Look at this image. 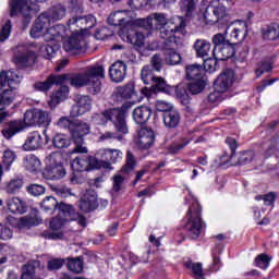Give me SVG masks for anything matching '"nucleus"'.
Here are the masks:
<instances>
[{"mask_svg": "<svg viewBox=\"0 0 279 279\" xmlns=\"http://www.w3.org/2000/svg\"><path fill=\"white\" fill-rule=\"evenodd\" d=\"M64 263H66V259L62 258H53L48 260V270L49 271H56L58 269H62L64 266Z\"/></svg>", "mask_w": 279, "mask_h": 279, "instance_id": "obj_63", "label": "nucleus"}, {"mask_svg": "<svg viewBox=\"0 0 279 279\" xmlns=\"http://www.w3.org/2000/svg\"><path fill=\"white\" fill-rule=\"evenodd\" d=\"M40 223H43V219L40 217L29 215L20 218L17 222V228H20V230H23L25 228H34V226H40Z\"/></svg>", "mask_w": 279, "mask_h": 279, "instance_id": "obj_44", "label": "nucleus"}, {"mask_svg": "<svg viewBox=\"0 0 279 279\" xmlns=\"http://www.w3.org/2000/svg\"><path fill=\"white\" fill-rule=\"evenodd\" d=\"M156 141V133L149 128H142L138 131L137 147L140 149H149Z\"/></svg>", "mask_w": 279, "mask_h": 279, "instance_id": "obj_25", "label": "nucleus"}, {"mask_svg": "<svg viewBox=\"0 0 279 279\" xmlns=\"http://www.w3.org/2000/svg\"><path fill=\"white\" fill-rule=\"evenodd\" d=\"M60 51V44L50 43L40 47V53L45 60H51L56 58V54Z\"/></svg>", "mask_w": 279, "mask_h": 279, "instance_id": "obj_43", "label": "nucleus"}, {"mask_svg": "<svg viewBox=\"0 0 279 279\" xmlns=\"http://www.w3.org/2000/svg\"><path fill=\"white\" fill-rule=\"evenodd\" d=\"M223 252V246L221 244H216L215 248L211 252L213 256V265H211V271H219L222 267L221 258L219 255Z\"/></svg>", "mask_w": 279, "mask_h": 279, "instance_id": "obj_49", "label": "nucleus"}, {"mask_svg": "<svg viewBox=\"0 0 279 279\" xmlns=\"http://www.w3.org/2000/svg\"><path fill=\"white\" fill-rule=\"evenodd\" d=\"M47 13L52 22L62 21L66 16V8L62 4H57L49 9Z\"/></svg>", "mask_w": 279, "mask_h": 279, "instance_id": "obj_48", "label": "nucleus"}, {"mask_svg": "<svg viewBox=\"0 0 279 279\" xmlns=\"http://www.w3.org/2000/svg\"><path fill=\"white\" fill-rule=\"evenodd\" d=\"M148 66H151L154 71L160 73V71H162V59L160 58V54H154L150 59V64H148Z\"/></svg>", "mask_w": 279, "mask_h": 279, "instance_id": "obj_64", "label": "nucleus"}, {"mask_svg": "<svg viewBox=\"0 0 279 279\" xmlns=\"http://www.w3.org/2000/svg\"><path fill=\"white\" fill-rule=\"evenodd\" d=\"M197 5H199V0H180L179 8L185 19H193L195 12H197Z\"/></svg>", "mask_w": 279, "mask_h": 279, "instance_id": "obj_32", "label": "nucleus"}, {"mask_svg": "<svg viewBox=\"0 0 279 279\" xmlns=\"http://www.w3.org/2000/svg\"><path fill=\"white\" fill-rule=\"evenodd\" d=\"M107 23L113 27H121L119 36L123 43H129L133 47H143L145 45L143 34L136 32L132 26H125V19L119 17V13H111L107 19Z\"/></svg>", "mask_w": 279, "mask_h": 279, "instance_id": "obj_4", "label": "nucleus"}, {"mask_svg": "<svg viewBox=\"0 0 279 279\" xmlns=\"http://www.w3.org/2000/svg\"><path fill=\"white\" fill-rule=\"evenodd\" d=\"M173 95L179 99L182 106H189L191 104V96L184 85L172 86Z\"/></svg>", "mask_w": 279, "mask_h": 279, "instance_id": "obj_46", "label": "nucleus"}, {"mask_svg": "<svg viewBox=\"0 0 279 279\" xmlns=\"http://www.w3.org/2000/svg\"><path fill=\"white\" fill-rule=\"evenodd\" d=\"M263 40L276 41L279 39V24L270 23L262 28Z\"/></svg>", "mask_w": 279, "mask_h": 279, "instance_id": "obj_38", "label": "nucleus"}, {"mask_svg": "<svg viewBox=\"0 0 279 279\" xmlns=\"http://www.w3.org/2000/svg\"><path fill=\"white\" fill-rule=\"evenodd\" d=\"M72 171L84 173V171H95L99 169V159L93 156L82 155L71 161Z\"/></svg>", "mask_w": 279, "mask_h": 279, "instance_id": "obj_10", "label": "nucleus"}, {"mask_svg": "<svg viewBox=\"0 0 279 279\" xmlns=\"http://www.w3.org/2000/svg\"><path fill=\"white\" fill-rule=\"evenodd\" d=\"M66 267L69 271H72L73 274H82L84 271V257L78 256L75 258H68Z\"/></svg>", "mask_w": 279, "mask_h": 279, "instance_id": "obj_47", "label": "nucleus"}, {"mask_svg": "<svg viewBox=\"0 0 279 279\" xmlns=\"http://www.w3.org/2000/svg\"><path fill=\"white\" fill-rule=\"evenodd\" d=\"M166 62L170 64V66H175V64L182 62V56H180L175 49H168L166 50Z\"/></svg>", "mask_w": 279, "mask_h": 279, "instance_id": "obj_57", "label": "nucleus"}, {"mask_svg": "<svg viewBox=\"0 0 279 279\" xmlns=\"http://www.w3.org/2000/svg\"><path fill=\"white\" fill-rule=\"evenodd\" d=\"M185 75L186 80H202L206 76V71L204 70V66L199 63H194L185 66Z\"/></svg>", "mask_w": 279, "mask_h": 279, "instance_id": "obj_34", "label": "nucleus"}, {"mask_svg": "<svg viewBox=\"0 0 279 279\" xmlns=\"http://www.w3.org/2000/svg\"><path fill=\"white\" fill-rule=\"evenodd\" d=\"M153 88L155 93H163V95H173V86L167 84V81L162 76H157L153 81Z\"/></svg>", "mask_w": 279, "mask_h": 279, "instance_id": "obj_39", "label": "nucleus"}, {"mask_svg": "<svg viewBox=\"0 0 279 279\" xmlns=\"http://www.w3.org/2000/svg\"><path fill=\"white\" fill-rule=\"evenodd\" d=\"M40 12V5L31 0H9V14L11 19L21 16L22 24L27 27L32 23L34 15Z\"/></svg>", "mask_w": 279, "mask_h": 279, "instance_id": "obj_5", "label": "nucleus"}, {"mask_svg": "<svg viewBox=\"0 0 279 279\" xmlns=\"http://www.w3.org/2000/svg\"><path fill=\"white\" fill-rule=\"evenodd\" d=\"M134 106L132 101H125L121 107L109 108L102 111L100 114L96 113L93 119H99L98 124L106 125L108 121L113 123L117 132L120 134H128V112Z\"/></svg>", "mask_w": 279, "mask_h": 279, "instance_id": "obj_2", "label": "nucleus"}, {"mask_svg": "<svg viewBox=\"0 0 279 279\" xmlns=\"http://www.w3.org/2000/svg\"><path fill=\"white\" fill-rule=\"evenodd\" d=\"M254 158H256L254 150H243L239 153L238 160L234 161V159H232V162L227 163L225 167L228 168L250 165Z\"/></svg>", "mask_w": 279, "mask_h": 279, "instance_id": "obj_36", "label": "nucleus"}, {"mask_svg": "<svg viewBox=\"0 0 279 279\" xmlns=\"http://www.w3.org/2000/svg\"><path fill=\"white\" fill-rule=\"evenodd\" d=\"M253 265L259 269L267 270L269 265H271V256H269L267 253H262L255 257Z\"/></svg>", "mask_w": 279, "mask_h": 279, "instance_id": "obj_52", "label": "nucleus"}, {"mask_svg": "<svg viewBox=\"0 0 279 279\" xmlns=\"http://www.w3.org/2000/svg\"><path fill=\"white\" fill-rule=\"evenodd\" d=\"M36 60H38V56H36V52L34 51H28L16 57L17 64H20V66H24V69L34 66V64H36Z\"/></svg>", "mask_w": 279, "mask_h": 279, "instance_id": "obj_41", "label": "nucleus"}, {"mask_svg": "<svg viewBox=\"0 0 279 279\" xmlns=\"http://www.w3.org/2000/svg\"><path fill=\"white\" fill-rule=\"evenodd\" d=\"M243 38H245L243 31H241L239 28H233L230 34L229 43L236 46V45H239V43H241L243 40Z\"/></svg>", "mask_w": 279, "mask_h": 279, "instance_id": "obj_60", "label": "nucleus"}, {"mask_svg": "<svg viewBox=\"0 0 279 279\" xmlns=\"http://www.w3.org/2000/svg\"><path fill=\"white\" fill-rule=\"evenodd\" d=\"M98 156H100L99 169H112V165L122 160L123 151L114 148H102L98 151Z\"/></svg>", "mask_w": 279, "mask_h": 279, "instance_id": "obj_12", "label": "nucleus"}, {"mask_svg": "<svg viewBox=\"0 0 279 279\" xmlns=\"http://www.w3.org/2000/svg\"><path fill=\"white\" fill-rule=\"evenodd\" d=\"M21 85V76L16 74L13 70H2L0 72V90H3L5 86H9L8 89H4L0 93V107L1 110L14 104L16 96L19 95V86Z\"/></svg>", "mask_w": 279, "mask_h": 279, "instance_id": "obj_3", "label": "nucleus"}, {"mask_svg": "<svg viewBox=\"0 0 279 279\" xmlns=\"http://www.w3.org/2000/svg\"><path fill=\"white\" fill-rule=\"evenodd\" d=\"M186 29V21L184 17H179V24L166 25L162 28H159V36L162 40H168V43H172L175 40V34H184Z\"/></svg>", "mask_w": 279, "mask_h": 279, "instance_id": "obj_17", "label": "nucleus"}, {"mask_svg": "<svg viewBox=\"0 0 279 279\" xmlns=\"http://www.w3.org/2000/svg\"><path fill=\"white\" fill-rule=\"evenodd\" d=\"M219 62H222L221 59H217L216 56L211 58H207L203 62L204 71H208L209 73H215L217 69H219Z\"/></svg>", "mask_w": 279, "mask_h": 279, "instance_id": "obj_56", "label": "nucleus"}, {"mask_svg": "<svg viewBox=\"0 0 279 279\" xmlns=\"http://www.w3.org/2000/svg\"><path fill=\"white\" fill-rule=\"evenodd\" d=\"M208 10H211L213 14L216 16V21H214V23L221 25V27H225L227 32L230 27V14H228V8L221 3L209 7L204 14L205 21H210L208 19Z\"/></svg>", "mask_w": 279, "mask_h": 279, "instance_id": "obj_15", "label": "nucleus"}, {"mask_svg": "<svg viewBox=\"0 0 279 279\" xmlns=\"http://www.w3.org/2000/svg\"><path fill=\"white\" fill-rule=\"evenodd\" d=\"M23 130H25V120L16 119L5 122L1 130V134L5 141H10L14 138L16 134H21Z\"/></svg>", "mask_w": 279, "mask_h": 279, "instance_id": "obj_21", "label": "nucleus"}, {"mask_svg": "<svg viewBox=\"0 0 279 279\" xmlns=\"http://www.w3.org/2000/svg\"><path fill=\"white\" fill-rule=\"evenodd\" d=\"M236 81V72L233 69H225L214 81V89L218 93H228Z\"/></svg>", "mask_w": 279, "mask_h": 279, "instance_id": "obj_11", "label": "nucleus"}, {"mask_svg": "<svg viewBox=\"0 0 279 279\" xmlns=\"http://www.w3.org/2000/svg\"><path fill=\"white\" fill-rule=\"evenodd\" d=\"M141 27L144 29H162L165 26L169 25V20L165 16V13H153L146 19L140 20Z\"/></svg>", "mask_w": 279, "mask_h": 279, "instance_id": "obj_19", "label": "nucleus"}, {"mask_svg": "<svg viewBox=\"0 0 279 279\" xmlns=\"http://www.w3.org/2000/svg\"><path fill=\"white\" fill-rule=\"evenodd\" d=\"M58 199L53 196H48L40 203V207L45 213H53L54 210H58Z\"/></svg>", "mask_w": 279, "mask_h": 279, "instance_id": "obj_55", "label": "nucleus"}, {"mask_svg": "<svg viewBox=\"0 0 279 279\" xmlns=\"http://www.w3.org/2000/svg\"><path fill=\"white\" fill-rule=\"evenodd\" d=\"M128 76V64L124 61L118 60L109 68V77L116 84H121Z\"/></svg>", "mask_w": 279, "mask_h": 279, "instance_id": "obj_24", "label": "nucleus"}, {"mask_svg": "<svg viewBox=\"0 0 279 279\" xmlns=\"http://www.w3.org/2000/svg\"><path fill=\"white\" fill-rule=\"evenodd\" d=\"M26 191L27 193H29V195H34V197H38L40 195H45V187L40 184H29L28 186H26Z\"/></svg>", "mask_w": 279, "mask_h": 279, "instance_id": "obj_61", "label": "nucleus"}, {"mask_svg": "<svg viewBox=\"0 0 279 279\" xmlns=\"http://www.w3.org/2000/svg\"><path fill=\"white\" fill-rule=\"evenodd\" d=\"M24 121L26 125H38V128H48L51 123L49 112L45 110L34 109L24 113Z\"/></svg>", "mask_w": 279, "mask_h": 279, "instance_id": "obj_13", "label": "nucleus"}, {"mask_svg": "<svg viewBox=\"0 0 279 279\" xmlns=\"http://www.w3.org/2000/svg\"><path fill=\"white\" fill-rule=\"evenodd\" d=\"M85 45L86 40L84 39V34L76 33L70 36L69 39L63 43V49L68 53H73V56H80V53H84Z\"/></svg>", "mask_w": 279, "mask_h": 279, "instance_id": "obj_18", "label": "nucleus"}, {"mask_svg": "<svg viewBox=\"0 0 279 279\" xmlns=\"http://www.w3.org/2000/svg\"><path fill=\"white\" fill-rule=\"evenodd\" d=\"M93 107V100L90 96H80L76 105L72 107L70 112L71 117H61L57 125L61 130H68L75 147L72 150V154H88V148L84 147V136H88L90 134V124L75 119L77 117H82V114H86L89 112Z\"/></svg>", "mask_w": 279, "mask_h": 279, "instance_id": "obj_1", "label": "nucleus"}, {"mask_svg": "<svg viewBox=\"0 0 279 279\" xmlns=\"http://www.w3.org/2000/svg\"><path fill=\"white\" fill-rule=\"evenodd\" d=\"M66 97H69V86L61 84L57 90L51 93L48 101L49 108H51V110H53V108H58Z\"/></svg>", "mask_w": 279, "mask_h": 279, "instance_id": "obj_28", "label": "nucleus"}, {"mask_svg": "<svg viewBox=\"0 0 279 279\" xmlns=\"http://www.w3.org/2000/svg\"><path fill=\"white\" fill-rule=\"evenodd\" d=\"M52 145L57 149H66L71 147V140L64 134H57L52 138Z\"/></svg>", "mask_w": 279, "mask_h": 279, "instance_id": "obj_54", "label": "nucleus"}, {"mask_svg": "<svg viewBox=\"0 0 279 279\" xmlns=\"http://www.w3.org/2000/svg\"><path fill=\"white\" fill-rule=\"evenodd\" d=\"M151 108L143 105L136 107L132 112L133 121L137 125H147V122L151 119Z\"/></svg>", "mask_w": 279, "mask_h": 279, "instance_id": "obj_26", "label": "nucleus"}, {"mask_svg": "<svg viewBox=\"0 0 279 279\" xmlns=\"http://www.w3.org/2000/svg\"><path fill=\"white\" fill-rule=\"evenodd\" d=\"M225 143L229 147L230 153L228 150L222 153L219 157V167H226V165L232 162V159L236 157V149H239V141L234 137L228 136Z\"/></svg>", "mask_w": 279, "mask_h": 279, "instance_id": "obj_23", "label": "nucleus"}, {"mask_svg": "<svg viewBox=\"0 0 279 279\" xmlns=\"http://www.w3.org/2000/svg\"><path fill=\"white\" fill-rule=\"evenodd\" d=\"M187 219L183 225V230L192 240L199 239L204 221L202 220V205L197 199H194L187 209Z\"/></svg>", "mask_w": 279, "mask_h": 279, "instance_id": "obj_6", "label": "nucleus"}, {"mask_svg": "<svg viewBox=\"0 0 279 279\" xmlns=\"http://www.w3.org/2000/svg\"><path fill=\"white\" fill-rule=\"evenodd\" d=\"M14 160H16V153L10 148H7L2 156V165L4 166L5 171H10V169H12Z\"/></svg>", "mask_w": 279, "mask_h": 279, "instance_id": "obj_53", "label": "nucleus"}, {"mask_svg": "<svg viewBox=\"0 0 279 279\" xmlns=\"http://www.w3.org/2000/svg\"><path fill=\"white\" fill-rule=\"evenodd\" d=\"M138 165V161H136V157L134 156V153L131 150L126 151L125 162L120 169V173H123L124 175H130L134 169H136V166Z\"/></svg>", "mask_w": 279, "mask_h": 279, "instance_id": "obj_40", "label": "nucleus"}, {"mask_svg": "<svg viewBox=\"0 0 279 279\" xmlns=\"http://www.w3.org/2000/svg\"><path fill=\"white\" fill-rule=\"evenodd\" d=\"M226 36H228V31L213 36V56H216L217 60H221L222 62L236 59V46L226 39Z\"/></svg>", "mask_w": 279, "mask_h": 279, "instance_id": "obj_7", "label": "nucleus"}, {"mask_svg": "<svg viewBox=\"0 0 279 279\" xmlns=\"http://www.w3.org/2000/svg\"><path fill=\"white\" fill-rule=\"evenodd\" d=\"M49 163L45 167L41 174L45 180H62L66 175L64 168V155L60 151L49 154Z\"/></svg>", "mask_w": 279, "mask_h": 279, "instance_id": "obj_8", "label": "nucleus"}, {"mask_svg": "<svg viewBox=\"0 0 279 279\" xmlns=\"http://www.w3.org/2000/svg\"><path fill=\"white\" fill-rule=\"evenodd\" d=\"M158 76H156L154 74V69H151V65L146 64L142 68L141 70V80L144 84L148 85V84H153L154 81L157 78Z\"/></svg>", "mask_w": 279, "mask_h": 279, "instance_id": "obj_51", "label": "nucleus"}, {"mask_svg": "<svg viewBox=\"0 0 279 279\" xmlns=\"http://www.w3.org/2000/svg\"><path fill=\"white\" fill-rule=\"evenodd\" d=\"M116 95L121 99H134V104L141 101V99H138V94L136 93V85H134V82H129L124 86L118 87Z\"/></svg>", "mask_w": 279, "mask_h": 279, "instance_id": "obj_27", "label": "nucleus"}, {"mask_svg": "<svg viewBox=\"0 0 279 279\" xmlns=\"http://www.w3.org/2000/svg\"><path fill=\"white\" fill-rule=\"evenodd\" d=\"M68 80L69 74H49L45 81H36L33 90L47 94L53 86H62Z\"/></svg>", "mask_w": 279, "mask_h": 279, "instance_id": "obj_9", "label": "nucleus"}, {"mask_svg": "<svg viewBox=\"0 0 279 279\" xmlns=\"http://www.w3.org/2000/svg\"><path fill=\"white\" fill-rule=\"evenodd\" d=\"M45 143H49V136H43L40 132L33 131L27 135L24 144L22 145V149L24 151H36L38 149H43Z\"/></svg>", "mask_w": 279, "mask_h": 279, "instance_id": "obj_16", "label": "nucleus"}, {"mask_svg": "<svg viewBox=\"0 0 279 279\" xmlns=\"http://www.w3.org/2000/svg\"><path fill=\"white\" fill-rule=\"evenodd\" d=\"M85 75L87 80H89V84H92L93 94L97 95V93H101V80L106 77V69H104V65L89 66Z\"/></svg>", "mask_w": 279, "mask_h": 279, "instance_id": "obj_14", "label": "nucleus"}, {"mask_svg": "<svg viewBox=\"0 0 279 279\" xmlns=\"http://www.w3.org/2000/svg\"><path fill=\"white\" fill-rule=\"evenodd\" d=\"M190 84H187V90L191 95H199V93L204 92L206 85L208 84V77L204 78H194L190 80Z\"/></svg>", "mask_w": 279, "mask_h": 279, "instance_id": "obj_42", "label": "nucleus"}, {"mask_svg": "<svg viewBox=\"0 0 279 279\" xmlns=\"http://www.w3.org/2000/svg\"><path fill=\"white\" fill-rule=\"evenodd\" d=\"M274 64H276V56L264 57L255 70L256 77H260L265 73H271L274 71Z\"/></svg>", "mask_w": 279, "mask_h": 279, "instance_id": "obj_31", "label": "nucleus"}, {"mask_svg": "<svg viewBox=\"0 0 279 279\" xmlns=\"http://www.w3.org/2000/svg\"><path fill=\"white\" fill-rule=\"evenodd\" d=\"M65 75H69L66 82H70V85L74 86V88H83V86H89V88H93V85L90 84L86 72L76 73L73 75H71V73H65Z\"/></svg>", "mask_w": 279, "mask_h": 279, "instance_id": "obj_33", "label": "nucleus"}, {"mask_svg": "<svg viewBox=\"0 0 279 279\" xmlns=\"http://www.w3.org/2000/svg\"><path fill=\"white\" fill-rule=\"evenodd\" d=\"M57 209L62 213L64 217H73V215H75V207L71 204H65L64 202L59 203Z\"/></svg>", "mask_w": 279, "mask_h": 279, "instance_id": "obj_59", "label": "nucleus"}, {"mask_svg": "<svg viewBox=\"0 0 279 279\" xmlns=\"http://www.w3.org/2000/svg\"><path fill=\"white\" fill-rule=\"evenodd\" d=\"M71 14L72 17L68 21V27H71V25H77L80 21L82 23H88V21H93V16L84 15V7L77 0H71Z\"/></svg>", "mask_w": 279, "mask_h": 279, "instance_id": "obj_22", "label": "nucleus"}, {"mask_svg": "<svg viewBox=\"0 0 279 279\" xmlns=\"http://www.w3.org/2000/svg\"><path fill=\"white\" fill-rule=\"evenodd\" d=\"M7 206L13 215H25L27 213V203L19 197L10 198Z\"/></svg>", "mask_w": 279, "mask_h": 279, "instance_id": "obj_35", "label": "nucleus"}, {"mask_svg": "<svg viewBox=\"0 0 279 279\" xmlns=\"http://www.w3.org/2000/svg\"><path fill=\"white\" fill-rule=\"evenodd\" d=\"M24 169L28 171V173H38L40 171V159L34 155H26V158L23 159Z\"/></svg>", "mask_w": 279, "mask_h": 279, "instance_id": "obj_37", "label": "nucleus"}, {"mask_svg": "<svg viewBox=\"0 0 279 279\" xmlns=\"http://www.w3.org/2000/svg\"><path fill=\"white\" fill-rule=\"evenodd\" d=\"M36 276V266L33 264H25L22 267V275L20 279H34Z\"/></svg>", "mask_w": 279, "mask_h": 279, "instance_id": "obj_58", "label": "nucleus"}, {"mask_svg": "<svg viewBox=\"0 0 279 279\" xmlns=\"http://www.w3.org/2000/svg\"><path fill=\"white\" fill-rule=\"evenodd\" d=\"M193 47L197 58H206L210 51V41L206 39H196Z\"/></svg>", "mask_w": 279, "mask_h": 279, "instance_id": "obj_45", "label": "nucleus"}, {"mask_svg": "<svg viewBox=\"0 0 279 279\" xmlns=\"http://www.w3.org/2000/svg\"><path fill=\"white\" fill-rule=\"evenodd\" d=\"M51 21L49 13L43 12L39 14L35 21L34 27L31 29V36L34 35V32H37L38 34L45 31L49 32V29H51Z\"/></svg>", "mask_w": 279, "mask_h": 279, "instance_id": "obj_29", "label": "nucleus"}, {"mask_svg": "<svg viewBox=\"0 0 279 279\" xmlns=\"http://www.w3.org/2000/svg\"><path fill=\"white\" fill-rule=\"evenodd\" d=\"M189 143H191V140H189V138H182L181 142L173 143L169 147L170 154H179V151H182V149H184V147H186V145H189Z\"/></svg>", "mask_w": 279, "mask_h": 279, "instance_id": "obj_62", "label": "nucleus"}, {"mask_svg": "<svg viewBox=\"0 0 279 279\" xmlns=\"http://www.w3.org/2000/svg\"><path fill=\"white\" fill-rule=\"evenodd\" d=\"M78 208L82 213L85 214L97 210L99 208L97 192H95V190H87L80 199Z\"/></svg>", "mask_w": 279, "mask_h": 279, "instance_id": "obj_20", "label": "nucleus"}, {"mask_svg": "<svg viewBox=\"0 0 279 279\" xmlns=\"http://www.w3.org/2000/svg\"><path fill=\"white\" fill-rule=\"evenodd\" d=\"M162 121L168 130H175L180 125V121H182V116L180 111L172 109L171 111H166L162 113Z\"/></svg>", "mask_w": 279, "mask_h": 279, "instance_id": "obj_30", "label": "nucleus"}, {"mask_svg": "<svg viewBox=\"0 0 279 279\" xmlns=\"http://www.w3.org/2000/svg\"><path fill=\"white\" fill-rule=\"evenodd\" d=\"M24 184L25 182L21 178L11 179L5 186V191L9 195H16V193H21Z\"/></svg>", "mask_w": 279, "mask_h": 279, "instance_id": "obj_50", "label": "nucleus"}]
</instances>
